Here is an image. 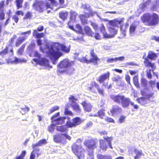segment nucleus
I'll list each match as a JSON object with an SVG mask.
<instances>
[{
  "mask_svg": "<svg viewBox=\"0 0 159 159\" xmlns=\"http://www.w3.org/2000/svg\"><path fill=\"white\" fill-rule=\"evenodd\" d=\"M159 8V0H156L155 4L151 8V9L153 11H157Z\"/></svg>",
  "mask_w": 159,
  "mask_h": 159,
  "instance_id": "f704fd0d",
  "label": "nucleus"
},
{
  "mask_svg": "<svg viewBox=\"0 0 159 159\" xmlns=\"http://www.w3.org/2000/svg\"><path fill=\"white\" fill-rule=\"evenodd\" d=\"M123 20H111L109 22L110 26L108 27V30L111 34H110L111 37L110 38H112L113 36L116 34L117 30V28L119 26V25H121Z\"/></svg>",
  "mask_w": 159,
  "mask_h": 159,
  "instance_id": "1a4fd4ad",
  "label": "nucleus"
},
{
  "mask_svg": "<svg viewBox=\"0 0 159 159\" xmlns=\"http://www.w3.org/2000/svg\"><path fill=\"white\" fill-rule=\"evenodd\" d=\"M12 19L15 21L16 23H17L18 22L19 18L17 15H15L13 16H12Z\"/></svg>",
  "mask_w": 159,
  "mask_h": 159,
  "instance_id": "6e6d98bb",
  "label": "nucleus"
},
{
  "mask_svg": "<svg viewBox=\"0 0 159 159\" xmlns=\"http://www.w3.org/2000/svg\"><path fill=\"white\" fill-rule=\"evenodd\" d=\"M133 81L134 85L137 88H139L140 84L138 81V77L137 76H135L133 78Z\"/></svg>",
  "mask_w": 159,
  "mask_h": 159,
  "instance_id": "ea45409f",
  "label": "nucleus"
},
{
  "mask_svg": "<svg viewBox=\"0 0 159 159\" xmlns=\"http://www.w3.org/2000/svg\"><path fill=\"white\" fill-rule=\"evenodd\" d=\"M84 144L89 149L88 151L87 159H94L93 150L96 148V142L93 140H88L84 142Z\"/></svg>",
  "mask_w": 159,
  "mask_h": 159,
  "instance_id": "6e6552de",
  "label": "nucleus"
},
{
  "mask_svg": "<svg viewBox=\"0 0 159 159\" xmlns=\"http://www.w3.org/2000/svg\"><path fill=\"white\" fill-rule=\"evenodd\" d=\"M46 48L45 49V51L47 53L54 64H56L60 57L63 55L62 52L60 51L61 50L66 53H68L70 51V48L58 43L53 42L47 44L46 45Z\"/></svg>",
  "mask_w": 159,
  "mask_h": 159,
  "instance_id": "f257e3e1",
  "label": "nucleus"
},
{
  "mask_svg": "<svg viewBox=\"0 0 159 159\" xmlns=\"http://www.w3.org/2000/svg\"><path fill=\"white\" fill-rule=\"evenodd\" d=\"M84 121L83 119H81L79 117H76L72 119V122L67 121L66 124L68 127H74L79 125Z\"/></svg>",
  "mask_w": 159,
  "mask_h": 159,
  "instance_id": "f8f14e48",
  "label": "nucleus"
},
{
  "mask_svg": "<svg viewBox=\"0 0 159 159\" xmlns=\"http://www.w3.org/2000/svg\"><path fill=\"white\" fill-rule=\"evenodd\" d=\"M54 141L56 143L62 144H66V139L61 136L59 134H56L53 136Z\"/></svg>",
  "mask_w": 159,
  "mask_h": 159,
  "instance_id": "f3484780",
  "label": "nucleus"
},
{
  "mask_svg": "<svg viewBox=\"0 0 159 159\" xmlns=\"http://www.w3.org/2000/svg\"><path fill=\"white\" fill-rule=\"evenodd\" d=\"M32 13L30 12H28L26 14L24 18L25 19H30L32 17Z\"/></svg>",
  "mask_w": 159,
  "mask_h": 159,
  "instance_id": "3c124183",
  "label": "nucleus"
},
{
  "mask_svg": "<svg viewBox=\"0 0 159 159\" xmlns=\"http://www.w3.org/2000/svg\"><path fill=\"white\" fill-rule=\"evenodd\" d=\"M76 27L78 30V31L80 33H82L83 32L81 26L79 24H77L76 25Z\"/></svg>",
  "mask_w": 159,
  "mask_h": 159,
  "instance_id": "bf43d9fd",
  "label": "nucleus"
},
{
  "mask_svg": "<svg viewBox=\"0 0 159 159\" xmlns=\"http://www.w3.org/2000/svg\"><path fill=\"white\" fill-rule=\"evenodd\" d=\"M25 44H24L18 49V51L17 52V53L19 55H21L22 54L23 52L24 51V49L25 47Z\"/></svg>",
  "mask_w": 159,
  "mask_h": 159,
  "instance_id": "c03bdc74",
  "label": "nucleus"
},
{
  "mask_svg": "<svg viewBox=\"0 0 159 159\" xmlns=\"http://www.w3.org/2000/svg\"><path fill=\"white\" fill-rule=\"evenodd\" d=\"M142 20L147 22L150 25H153L157 24L159 21V17L156 13L152 14L149 13L144 14L141 17Z\"/></svg>",
  "mask_w": 159,
  "mask_h": 159,
  "instance_id": "423d86ee",
  "label": "nucleus"
},
{
  "mask_svg": "<svg viewBox=\"0 0 159 159\" xmlns=\"http://www.w3.org/2000/svg\"><path fill=\"white\" fill-rule=\"evenodd\" d=\"M27 62V60L25 58H19L16 57H14L13 59L11 60V62L12 63L17 64L19 63H25Z\"/></svg>",
  "mask_w": 159,
  "mask_h": 159,
  "instance_id": "5701e85b",
  "label": "nucleus"
},
{
  "mask_svg": "<svg viewBox=\"0 0 159 159\" xmlns=\"http://www.w3.org/2000/svg\"><path fill=\"white\" fill-rule=\"evenodd\" d=\"M59 112H58L54 115L52 117L51 120L52 122L56 125H61L64 124L65 120L66 119V117H59L58 118H55L59 116Z\"/></svg>",
  "mask_w": 159,
  "mask_h": 159,
  "instance_id": "4468645a",
  "label": "nucleus"
},
{
  "mask_svg": "<svg viewBox=\"0 0 159 159\" xmlns=\"http://www.w3.org/2000/svg\"><path fill=\"white\" fill-rule=\"evenodd\" d=\"M90 55L91 57L89 60V63H92L96 65L97 64V61L99 60L97 56L94 53L93 50H91L90 52Z\"/></svg>",
  "mask_w": 159,
  "mask_h": 159,
  "instance_id": "a211bd4d",
  "label": "nucleus"
},
{
  "mask_svg": "<svg viewBox=\"0 0 159 159\" xmlns=\"http://www.w3.org/2000/svg\"><path fill=\"white\" fill-rule=\"evenodd\" d=\"M125 118V117L124 116H121L120 117L119 119V122L120 123H123Z\"/></svg>",
  "mask_w": 159,
  "mask_h": 159,
  "instance_id": "5fc2aeb1",
  "label": "nucleus"
},
{
  "mask_svg": "<svg viewBox=\"0 0 159 159\" xmlns=\"http://www.w3.org/2000/svg\"><path fill=\"white\" fill-rule=\"evenodd\" d=\"M59 109V107L57 106H55L52 107L50 110V111L48 112V114H51L55 111L58 110Z\"/></svg>",
  "mask_w": 159,
  "mask_h": 159,
  "instance_id": "49530a36",
  "label": "nucleus"
},
{
  "mask_svg": "<svg viewBox=\"0 0 159 159\" xmlns=\"http://www.w3.org/2000/svg\"><path fill=\"white\" fill-rule=\"evenodd\" d=\"M144 63L146 66H149L151 68V69L150 68H148L147 70V77L149 79H150L152 77L151 72L152 71L153 73V70L155 69V66L154 63H151L147 59H145Z\"/></svg>",
  "mask_w": 159,
  "mask_h": 159,
  "instance_id": "ddd939ff",
  "label": "nucleus"
},
{
  "mask_svg": "<svg viewBox=\"0 0 159 159\" xmlns=\"http://www.w3.org/2000/svg\"><path fill=\"white\" fill-rule=\"evenodd\" d=\"M80 61L86 63L87 64L89 63V60H88L85 57H83L81 59H80Z\"/></svg>",
  "mask_w": 159,
  "mask_h": 159,
  "instance_id": "13d9d810",
  "label": "nucleus"
},
{
  "mask_svg": "<svg viewBox=\"0 0 159 159\" xmlns=\"http://www.w3.org/2000/svg\"><path fill=\"white\" fill-rule=\"evenodd\" d=\"M84 31L86 34L89 36H93L94 35V33L92 31L91 29L88 26L84 27Z\"/></svg>",
  "mask_w": 159,
  "mask_h": 159,
  "instance_id": "c756f323",
  "label": "nucleus"
},
{
  "mask_svg": "<svg viewBox=\"0 0 159 159\" xmlns=\"http://www.w3.org/2000/svg\"><path fill=\"white\" fill-rule=\"evenodd\" d=\"M98 159H112V157L109 155H102L98 154L97 155Z\"/></svg>",
  "mask_w": 159,
  "mask_h": 159,
  "instance_id": "473e14b6",
  "label": "nucleus"
},
{
  "mask_svg": "<svg viewBox=\"0 0 159 159\" xmlns=\"http://www.w3.org/2000/svg\"><path fill=\"white\" fill-rule=\"evenodd\" d=\"M33 36L35 38L38 39L37 43L38 45L40 46L42 44V41L40 39L43 37L44 36V34L43 33H39L37 30H34L33 32Z\"/></svg>",
  "mask_w": 159,
  "mask_h": 159,
  "instance_id": "dca6fc26",
  "label": "nucleus"
},
{
  "mask_svg": "<svg viewBox=\"0 0 159 159\" xmlns=\"http://www.w3.org/2000/svg\"><path fill=\"white\" fill-rule=\"evenodd\" d=\"M120 77L117 75L115 77L113 78L112 80L114 81L120 82Z\"/></svg>",
  "mask_w": 159,
  "mask_h": 159,
  "instance_id": "603ef678",
  "label": "nucleus"
},
{
  "mask_svg": "<svg viewBox=\"0 0 159 159\" xmlns=\"http://www.w3.org/2000/svg\"><path fill=\"white\" fill-rule=\"evenodd\" d=\"M11 11L9 10L8 12L7 13V14L8 15V18L6 20L5 22L3 23V26L4 27H6L9 23L10 20V14H11Z\"/></svg>",
  "mask_w": 159,
  "mask_h": 159,
  "instance_id": "72a5a7b5",
  "label": "nucleus"
},
{
  "mask_svg": "<svg viewBox=\"0 0 159 159\" xmlns=\"http://www.w3.org/2000/svg\"><path fill=\"white\" fill-rule=\"evenodd\" d=\"M151 2L150 0H148L147 2L141 4L140 6L139 9H138V11L139 13H141L144 11L147 7L148 6Z\"/></svg>",
  "mask_w": 159,
  "mask_h": 159,
  "instance_id": "aec40b11",
  "label": "nucleus"
},
{
  "mask_svg": "<svg viewBox=\"0 0 159 159\" xmlns=\"http://www.w3.org/2000/svg\"><path fill=\"white\" fill-rule=\"evenodd\" d=\"M55 125L52 123V124H51L49 126H48V131L50 132H53L54 130V127Z\"/></svg>",
  "mask_w": 159,
  "mask_h": 159,
  "instance_id": "de8ad7c7",
  "label": "nucleus"
},
{
  "mask_svg": "<svg viewBox=\"0 0 159 159\" xmlns=\"http://www.w3.org/2000/svg\"><path fill=\"white\" fill-rule=\"evenodd\" d=\"M4 2L3 1H2L0 2V11L3 10V7L4 6Z\"/></svg>",
  "mask_w": 159,
  "mask_h": 159,
  "instance_id": "e2e57ef3",
  "label": "nucleus"
},
{
  "mask_svg": "<svg viewBox=\"0 0 159 159\" xmlns=\"http://www.w3.org/2000/svg\"><path fill=\"white\" fill-rule=\"evenodd\" d=\"M95 38L97 39H100L101 38V36L98 33H95L94 35Z\"/></svg>",
  "mask_w": 159,
  "mask_h": 159,
  "instance_id": "69168bd1",
  "label": "nucleus"
},
{
  "mask_svg": "<svg viewBox=\"0 0 159 159\" xmlns=\"http://www.w3.org/2000/svg\"><path fill=\"white\" fill-rule=\"evenodd\" d=\"M125 57L123 56L120 57H116V62L118 61H122L124 60Z\"/></svg>",
  "mask_w": 159,
  "mask_h": 159,
  "instance_id": "680f3d73",
  "label": "nucleus"
},
{
  "mask_svg": "<svg viewBox=\"0 0 159 159\" xmlns=\"http://www.w3.org/2000/svg\"><path fill=\"white\" fill-rule=\"evenodd\" d=\"M5 18V14L3 11H0V20H3Z\"/></svg>",
  "mask_w": 159,
  "mask_h": 159,
  "instance_id": "8fccbe9b",
  "label": "nucleus"
},
{
  "mask_svg": "<svg viewBox=\"0 0 159 159\" xmlns=\"http://www.w3.org/2000/svg\"><path fill=\"white\" fill-rule=\"evenodd\" d=\"M81 104L86 111H90L91 110L92 107L90 103H87L86 102H82Z\"/></svg>",
  "mask_w": 159,
  "mask_h": 159,
  "instance_id": "cd10ccee",
  "label": "nucleus"
},
{
  "mask_svg": "<svg viewBox=\"0 0 159 159\" xmlns=\"http://www.w3.org/2000/svg\"><path fill=\"white\" fill-rule=\"evenodd\" d=\"M70 20L72 22H75V21L76 17L77 15V14L73 10H71L70 11Z\"/></svg>",
  "mask_w": 159,
  "mask_h": 159,
  "instance_id": "c85d7f7f",
  "label": "nucleus"
},
{
  "mask_svg": "<svg viewBox=\"0 0 159 159\" xmlns=\"http://www.w3.org/2000/svg\"><path fill=\"white\" fill-rule=\"evenodd\" d=\"M99 29L100 32L103 34V36L106 38H110L111 37L110 35H109L105 32V27L102 25H101L99 26Z\"/></svg>",
  "mask_w": 159,
  "mask_h": 159,
  "instance_id": "393cba45",
  "label": "nucleus"
},
{
  "mask_svg": "<svg viewBox=\"0 0 159 159\" xmlns=\"http://www.w3.org/2000/svg\"><path fill=\"white\" fill-rule=\"evenodd\" d=\"M105 120L106 121L109 122H114V120L108 117H107L105 119Z\"/></svg>",
  "mask_w": 159,
  "mask_h": 159,
  "instance_id": "0e129e2a",
  "label": "nucleus"
},
{
  "mask_svg": "<svg viewBox=\"0 0 159 159\" xmlns=\"http://www.w3.org/2000/svg\"><path fill=\"white\" fill-rule=\"evenodd\" d=\"M136 28V26L135 25L133 24L130 25L129 30L131 34H133L134 33Z\"/></svg>",
  "mask_w": 159,
  "mask_h": 159,
  "instance_id": "a18cd8bd",
  "label": "nucleus"
},
{
  "mask_svg": "<svg viewBox=\"0 0 159 159\" xmlns=\"http://www.w3.org/2000/svg\"><path fill=\"white\" fill-rule=\"evenodd\" d=\"M122 24V23L121 24V25H120V30L121 33H122V35L124 36H125V26H124L123 25H122L121 24Z\"/></svg>",
  "mask_w": 159,
  "mask_h": 159,
  "instance_id": "37998d69",
  "label": "nucleus"
},
{
  "mask_svg": "<svg viewBox=\"0 0 159 159\" xmlns=\"http://www.w3.org/2000/svg\"><path fill=\"white\" fill-rule=\"evenodd\" d=\"M156 57V55L155 53L151 51H150L148 52V55L147 57V58L150 59H153L155 57ZM146 59H147V58H146Z\"/></svg>",
  "mask_w": 159,
  "mask_h": 159,
  "instance_id": "58836bf2",
  "label": "nucleus"
},
{
  "mask_svg": "<svg viewBox=\"0 0 159 159\" xmlns=\"http://www.w3.org/2000/svg\"><path fill=\"white\" fill-rule=\"evenodd\" d=\"M39 150V148H34L31 153L30 159H34L36 157V154L37 157H38L40 155V154H39L38 153Z\"/></svg>",
  "mask_w": 159,
  "mask_h": 159,
  "instance_id": "a878e982",
  "label": "nucleus"
},
{
  "mask_svg": "<svg viewBox=\"0 0 159 159\" xmlns=\"http://www.w3.org/2000/svg\"><path fill=\"white\" fill-rule=\"evenodd\" d=\"M74 64L72 62H70L67 59L61 61L57 65V71L60 73L67 70L69 74H71L74 70V69L71 66Z\"/></svg>",
  "mask_w": 159,
  "mask_h": 159,
  "instance_id": "20e7f679",
  "label": "nucleus"
},
{
  "mask_svg": "<svg viewBox=\"0 0 159 159\" xmlns=\"http://www.w3.org/2000/svg\"><path fill=\"white\" fill-rule=\"evenodd\" d=\"M121 111V108L119 106L115 105L112 106L111 112L113 115H114L120 113Z\"/></svg>",
  "mask_w": 159,
  "mask_h": 159,
  "instance_id": "4be33fe9",
  "label": "nucleus"
},
{
  "mask_svg": "<svg viewBox=\"0 0 159 159\" xmlns=\"http://www.w3.org/2000/svg\"><path fill=\"white\" fill-rule=\"evenodd\" d=\"M82 7L85 9L84 10L85 15H81L80 17L82 22L83 25L87 24V19L84 18V17L87 18L91 16H93L94 15H96L101 19V18L97 12H93L92 11L90 7V5L89 4L83 5Z\"/></svg>",
  "mask_w": 159,
  "mask_h": 159,
  "instance_id": "39448f33",
  "label": "nucleus"
},
{
  "mask_svg": "<svg viewBox=\"0 0 159 159\" xmlns=\"http://www.w3.org/2000/svg\"><path fill=\"white\" fill-rule=\"evenodd\" d=\"M141 85L144 88L147 87L148 84V81L145 78H142L141 80Z\"/></svg>",
  "mask_w": 159,
  "mask_h": 159,
  "instance_id": "79ce46f5",
  "label": "nucleus"
},
{
  "mask_svg": "<svg viewBox=\"0 0 159 159\" xmlns=\"http://www.w3.org/2000/svg\"><path fill=\"white\" fill-rule=\"evenodd\" d=\"M31 34L30 30L25 32H21L20 34L24 36L20 37L18 38L16 43V46L17 47H19L23 42L27 39Z\"/></svg>",
  "mask_w": 159,
  "mask_h": 159,
  "instance_id": "9b49d317",
  "label": "nucleus"
},
{
  "mask_svg": "<svg viewBox=\"0 0 159 159\" xmlns=\"http://www.w3.org/2000/svg\"><path fill=\"white\" fill-rule=\"evenodd\" d=\"M62 135L66 137V138L68 140H71V137L67 134H66L64 133L62 134Z\"/></svg>",
  "mask_w": 159,
  "mask_h": 159,
  "instance_id": "338daca9",
  "label": "nucleus"
},
{
  "mask_svg": "<svg viewBox=\"0 0 159 159\" xmlns=\"http://www.w3.org/2000/svg\"><path fill=\"white\" fill-rule=\"evenodd\" d=\"M65 114L66 115H69L71 116L73 115V114L72 112L70 110H68L66 108L65 109Z\"/></svg>",
  "mask_w": 159,
  "mask_h": 159,
  "instance_id": "052dcab7",
  "label": "nucleus"
},
{
  "mask_svg": "<svg viewBox=\"0 0 159 159\" xmlns=\"http://www.w3.org/2000/svg\"><path fill=\"white\" fill-rule=\"evenodd\" d=\"M103 138L105 139V140L106 141V143H107L108 146H109L111 148H112L111 145V141L112 139L111 137H104Z\"/></svg>",
  "mask_w": 159,
  "mask_h": 159,
  "instance_id": "a19ab883",
  "label": "nucleus"
},
{
  "mask_svg": "<svg viewBox=\"0 0 159 159\" xmlns=\"http://www.w3.org/2000/svg\"><path fill=\"white\" fill-rule=\"evenodd\" d=\"M98 93L101 94L102 95H104V92H103V90L101 89H100L99 88H98Z\"/></svg>",
  "mask_w": 159,
  "mask_h": 159,
  "instance_id": "774afa93",
  "label": "nucleus"
},
{
  "mask_svg": "<svg viewBox=\"0 0 159 159\" xmlns=\"http://www.w3.org/2000/svg\"><path fill=\"white\" fill-rule=\"evenodd\" d=\"M91 25L93 26L94 29L96 31L98 32L99 30V27H98V25L95 23H91Z\"/></svg>",
  "mask_w": 159,
  "mask_h": 159,
  "instance_id": "864d4df0",
  "label": "nucleus"
},
{
  "mask_svg": "<svg viewBox=\"0 0 159 159\" xmlns=\"http://www.w3.org/2000/svg\"><path fill=\"white\" fill-rule=\"evenodd\" d=\"M8 49L7 47L5 49L0 52V55L4 57L5 56H12L13 55V48H11L8 52Z\"/></svg>",
  "mask_w": 159,
  "mask_h": 159,
  "instance_id": "6ab92c4d",
  "label": "nucleus"
},
{
  "mask_svg": "<svg viewBox=\"0 0 159 159\" xmlns=\"http://www.w3.org/2000/svg\"><path fill=\"white\" fill-rule=\"evenodd\" d=\"M59 16L61 18L64 20L67 18L68 15V12L66 11H62L59 13Z\"/></svg>",
  "mask_w": 159,
  "mask_h": 159,
  "instance_id": "2f4dec72",
  "label": "nucleus"
},
{
  "mask_svg": "<svg viewBox=\"0 0 159 159\" xmlns=\"http://www.w3.org/2000/svg\"><path fill=\"white\" fill-rule=\"evenodd\" d=\"M109 75L110 73L109 72H107V73L101 75L99 78H98V80L99 81L100 83L103 82L106 80L109 79Z\"/></svg>",
  "mask_w": 159,
  "mask_h": 159,
  "instance_id": "412c9836",
  "label": "nucleus"
},
{
  "mask_svg": "<svg viewBox=\"0 0 159 159\" xmlns=\"http://www.w3.org/2000/svg\"><path fill=\"white\" fill-rule=\"evenodd\" d=\"M71 102V106L73 108V109L77 113H80L81 111V109L79 105L75 102V101H77V99L75 98L74 96H71L69 98Z\"/></svg>",
  "mask_w": 159,
  "mask_h": 159,
  "instance_id": "2eb2a0df",
  "label": "nucleus"
},
{
  "mask_svg": "<svg viewBox=\"0 0 159 159\" xmlns=\"http://www.w3.org/2000/svg\"><path fill=\"white\" fill-rule=\"evenodd\" d=\"M50 2L44 3L42 1L36 0L35 2L32 5L33 9L40 13L43 12L44 10L50 8L53 9L52 6H57V3L54 0H49Z\"/></svg>",
  "mask_w": 159,
  "mask_h": 159,
  "instance_id": "f03ea898",
  "label": "nucleus"
},
{
  "mask_svg": "<svg viewBox=\"0 0 159 159\" xmlns=\"http://www.w3.org/2000/svg\"><path fill=\"white\" fill-rule=\"evenodd\" d=\"M108 63H112L114 62H116V57L115 58H108L107 60Z\"/></svg>",
  "mask_w": 159,
  "mask_h": 159,
  "instance_id": "4d7b16f0",
  "label": "nucleus"
},
{
  "mask_svg": "<svg viewBox=\"0 0 159 159\" xmlns=\"http://www.w3.org/2000/svg\"><path fill=\"white\" fill-rule=\"evenodd\" d=\"M47 143L45 139H43L40 140L36 144H33L32 145L33 148H34L40 146L43 144H45Z\"/></svg>",
  "mask_w": 159,
  "mask_h": 159,
  "instance_id": "7c9ffc66",
  "label": "nucleus"
},
{
  "mask_svg": "<svg viewBox=\"0 0 159 159\" xmlns=\"http://www.w3.org/2000/svg\"><path fill=\"white\" fill-rule=\"evenodd\" d=\"M73 152L79 159H84V150L81 145L78 144L77 142L72 146Z\"/></svg>",
  "mask_w": 159,
  "mask_h": 159,
  "instance_id": "0eeeda50",
  "label": "nucleus"
},
{
  "mask_svg": "<svg viewBox=\"0 0 159 159\" xmlns=\"http://www.w3.org/2000/svg\"><path fill=\"white\" fill-rule=\"evenodd\" d=\"M34 55L35 57H38L37 59L34 58V61L36 62L37 64L44 66L47 68L49 66V61L48 60L44 58H42L41 57V55L37 52L35 51Z\"/></svg>",
  "mask_w": 159,
  "mask_h": 159,
  "instance_id": "9d476101",
  "label": "nucleus"
},
{
  "mask_svg": "<svg viewBox=\"0 0 159 159\" xmlns=\"http://www.w3.org/2000/svg\"><path fill=\"white\" fill-rule=\"evenodd\" d=\"M23 2V0H16L15 2L16 4V6L17 7V9H18L22 7Z\"/></svg>",
  "mask_w": 159,
  "mask_h": 159,
  "instance_id": "4c0bfd02",
  "label": "nucleus"
},
{
  "mask_svg": "<svg viewBox=\"0 0 159 159\" xmlns=\"http://www.w3.org/2000/svg\"><path fill=\"white\" fill-rule=\"evenodd\" d=\"M134 152L136 154V156L134 157V159H137L140 158V156L143 154L141 150H139L137 149H135L134 150Z\"/></svg>",
  "mask_w": 159,
  "mask_h": 159,
  "instance_id": "c9c22d12",
  "label": "nucleus"
},
{
  "mask_svg": "<svg viewBox=\"0 0 159 159\" xmlns=\"http://www.w3.org/2000/svg\"><path fill=\"white\" fill-rule=\"evenodd\" d=\"M20 109L21 110L20 111V113L22 115H24L29 111L30 108L25 106L24 107H21Z\"/></svg>",
  "mask_w": 159,
  "mask_h": 159,
  "instance_id": "e433bc0d",
  "label": "nucleus"
},
{
  "mask_svg": "<svg viewBox=\"0 0 159 159\" xmlns=\"http://www.w3.org/2000/svg\"><path fill=\"white\" fill-rule=\"evenodd\" d=\"M110 98L115 102L117 104H121L124 108L128 107L130 104L131 105H134V103L131 101L129 98L126 97L123 95L120 94L112 95H110Z\"/></svg>",
  "mask_w": 159,
  "mask_h": 159,
  "instance_id": "7ed1b4c3",
  "label": "nucleus"
},
{
  "mask_svg": "<svg viewBox=\"0 0 159 159\" xmlns=\"http://www.w3.org/2000/svg\"><path fill=\"white\" fill-rule=\"evenodd\" d=\"M98 114V116L102 119L103 118V117L105 116V113L102 110H100L99 111Z\"/></svg>",
  "mask_w": 159,
  "mask_h": 159,
  "instance_id": "09e8293b",
  "label": "nucleus"
},
{
  "mask_svg": "<svg viewBox=\"0 0 159 159\" xmlns=\"http://www.w3.org/2000/svg\"><path fill=\"white\" fill-rule=\"evenodd\" d=\"M100 147L101 150L102 152H105L106 151L107 147L106 141L103 139H100L99 141Z\"/></svg>",
  "mask_w": 159,
  "mask_h": 159,
  "instance_id": "b1692460",
  "label": "nucleus"
},
{
  "mask_svg": "<svg viewBox=\"0 0 159 159\" xmlns=\"http://www.w3.org/2000/svg\"><path fill=\"white\" fill-rule=\"evenodd\" d=\"M68 126L66 125H62L57 126L56 128V129L58 131L66 133L67 132L68 130L67 128H68Z\"/></svg>",
  "mask_w": 159,
  "mask_h": 159,
  "instance_id": "bb28decb",
  "label": "nucleus"
}]
</instances>
